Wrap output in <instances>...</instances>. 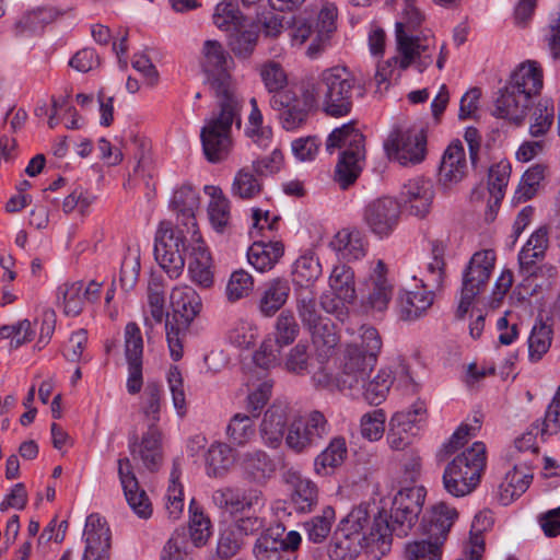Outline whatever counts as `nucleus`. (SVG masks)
Listing matches in <instances>:
<instances>
[{"instance_id": "33", "label": "nucleus", "mask_w": 560, "mask_h": 560, "mask_svg": "<svg viewBox=\"0 0 560 560\" xmlns=\"http://www.w3.org/2000/svg\"><path fill=\"white\" fill-rule=\"evenodd\" d=\"M366 245L368 243L362 232L348 229L339 231L330 242L332 249L336 250L342 259L348 261L364 257Z\"/></svg>"}, {"instance_id": "47", "label": "nucleus", "mask_w": 560, "mask_h": 560, "mask_svg": "<svg viewBox=\"0 0 560 560\" xmlns=\"http://www.w3.org/2000/svg\"><path fill=\"white\" fill-rule=\"evenodd\" d=\"M347 456L346 440L341 436L331 439L328 446L317 455L314 462L315 470L325 474L327 468L340 466Z\"/></svg>"}, {"instance_id": "1", "label": "nucleus", "mask_w": 560, "mask_h": 560, "mask_svg": "<svg viewBox=\"0 0 560 560\" xmlns=\"http://www.w3.org/2000/svg\"><path fill=\"white\" fill-rule=\"evenodd\" d=\"M201 67L219 104V112L201 129L202 150L210 163H220L232 150L233 124L241 128L243 102L231 73L234 60L220 42L208 39L203 43Z\"/></svg>"}, {"instance_id": "61", "label": "nucleus", "mask_w": 560, "mask_h": 560, "mask_svg": "<svg viewBox=\"0 0 560 560\" xmlns=\"http://www.w3.org/2000/svg\"><path fill=\"white\" fill-rule=\"evenodd\" d=\"M427 413V408L423 401H416L407 410L397 411L392 417L390 425L400 430H407L413 434L412 430L418 422H421Z\"/></svg>"}, {"instance_id": "7", "label": "nucleus", "mask_w": 560, "mask_h": 560, "mask_svg": "<svg viewBox=\"0 0 560 560\" xmlns=\"http://www.w3.org/2000/svg\"><path fill=\"white\" fill-rule=\"evenodd\" d=\"M345 145L347 149L340 154L334 176L341 189H348L355 183L365 158L364 136L355 129L354 122L334 129L326 141V150L330 153Z\"/></svg>"}, {"instance_id": "60", "label": "nucleus", "mask_w": 560, "mask_h": 560, "mask_svg": "<svg viewBox=\"0 0 560 560\" xmlns=\"http://www.w3.org/2000/svg\"><path fill=\"white\" fill-rule=\"evenodd\" d=\"M252 110L248 117L246 135L257 144L265 147L271 139V129L262 126V114L255 97L250 98Z\"/></svg>"}, {"instance_id": "5", "label": "nucleus", "mask_w": 560, "mask_h": 560, "mask_svg": "<svg viewBox=\"0 0 560 560\" xmlns=\"http://www.w3.org/2000/svg\"><path fill=\"white\" fill-rule=\"evenodd\" d=\"M358 89L354 75L346 67L336 66L320 72L311 95L314 101L322 100L326 115L338 118L350 114Z\"/></svg>"}, {"instance_id": "6", "label": "nucleus", "mask_w": 560, "mask_h": 560, "mask_svg": "<svg viewBox=\"0 0 560 560\" xmlns=\"http://www.w3.org/2000/svg\"><path fill=\"white\" fill-rule=\"evenodd\" d=\"M338 529L352 537H364V549L374 559H381L390 551L393 537L386 511L378 512L371 520L368 508L359 505L340 522Z\"/></svg>"}, {"instance_id": "57", "label": "nucleus", "mask_w": 560, "mask_h": 560, "mask_svg": "<svg viewBox=\"0 0 560 560\" xmlns=\"http://www.w3.org/2000/svg\"><path fill=\"white\" fill-rule=\"evenodd\" d=\"M439 541L430 538L407 542L405 546L406 560H441L442 551Z\"/></svg>"}, {"instance_id": "9", "label": "nucleus", "mask_w": 560, "mask_h": 560, "mask_svg": "<svg viewBox=\"0 0 560 560\" xmlns=\"http://www.w3.org/2000/svg\"><path fill=\"white\" fill-rule=\"evenodd\" d=\"M486 465V445L475 442L446 465L442 477L445 491L455 498L470 494L480 483Z\"/></svg>"}, {"instance_id": "51", "label": "nucleus", "mask_w": 560, "mask_h": 560, "mask_svg": "<svg viewBox=\"0 0 560 560\" xmlns=\"http://www.w3.org/2000/svg\"><path fill=\"white\" fill-rule=\"evenodd\" d=\"M546 166L536 164L529 167L522 176L520 184L514 192L515 202H525L532 199L545 177Z\"/></svg>"}, {"instance_id": "32", "label": "nucleus", "mask_w": 560, "mask_h": 560, "mask_svg": "<svg viewBox=\"0 0 560 560\" xmlns=\"http://www.w3.org/2000/svg\"><path fill=\"white\" fill-rule=\"evenodd\" d=\"M372 370H368L361 383L353 386V390H362L364 399L374 406L382 404L393 385L392 371L383 369L372 378L369 380Z\"/></svg>"}, {"instance_id": "62", "label": "nucleus", "mask_w": 560, "mask_h": 560, "mask_svg": "<svg viewBox=\"0 0 560 560\" xmlns=\"http://www.w3.org/2000/svg\"><path fill=\"white\" fill-rule=\"evenodd\" d=\"M178 478L179 470L177 464L174 463V467L171 472V485L167 488L165 503L168 517L172 520H177L184 510L183 487L177 482Z\"/></svg>"}, {"instance_id": "18", "label": "nucleus", "mask_w": 560, "mask_h": 560, "mask_svg": "<svg viewBox=\"0 0 560 560\" xmlns=\"http://www.w3.org/2000/svg\"><path fill=\"white\" fill-rule=\"evenodd\" d=\"M382 348V340L374 327L361 328V345H348L345 357L354 368L365 375L368 370H373L377 354Z\"/></svg>"}, {"instance_id": "19", "label": "nucleus", "mask_w": 560, "mask_h": 560, "mask_svg": "<svg viewBox=\"0 0 560 560\" xmlns=\"http://www.w3.org/2000/svg\"><path fill=\"white\" fill-rule=\"evenodd\" d=\"M85 550L82 560H109L110 530L98 514L88 516L84 527Z\"/></svg>"}, {"instance_id": "52", "label": "nucleus", "mask_w": 560, "mask_h": 560, "mask_svg": "<svg viewBox=\"0 0 560 560\" xmlns=\"http://www.w3.org/2000/svg\"><path fill=\"white\" fill-rule=\"evenodd\" d=\"M555 119L553 102L550 98L540 100L534 107L529 133L538 138L547 133Z\"/></svg>"}, {"instance_id": "37", "label": "nucleus", "mask_w": 560, "mask_h": 560, "mask_svg": "<svg viewBox=\"0 0 560 560\" xmlns=\"http://www.w3.org/2000/svg\"><path fill=\"white\" fill-rule=\"evenodd\" d=\"M244 472L254 481L261 482L276 471L271 457L262 450L246 452L241 462Z\"/></svg>"}, {"instance_id": "16", "label": "nucleus", "mask_w": 560, "mask_h": 560, "mask_svg": "<svg viewBox=\"0 0 560 560\" xmlns=\"http://www.w3.org/2000/svg\"><path fill=\"white\" fill-rule=\"evenodd\" d=\"M494 261L495 254L491 249L475 253L463 271L460 292L478 296L488 284Z\"/></svg>"}, {"instance_id": "54", "label": "nucleus", "mask_w": 560, "mask_h": 560, "mask_svg": "<svg viewBox=\"0 0 560 560\" xmlns=\"http://www.w3.org/2000/svg\"><path fill=\"white\" fill-rule=\"evenodd\" d=\"M335 520V510L331 506L323 509L320 515L312 517L304 524L307 538L314 544L323 542L331 530Z\"/></svg>"}, {"instance_id": "12", "label": "nucleus", "mask_w": 560, "mask_h": 560, "mask_svg": "<svg viewBox=\"0 0 560 560\" xmlns=\"http://www.w3.org/2000/svg\"><path fill=\"white\" fill-rule=\"evenodd\" d=\"M384 148L389 159L404 166L419 164L427 154L425 131L418 127L395 129L385 141Z\"/></svg>"}, {"instance_id": "21", "label": "nucleus", "mask_w": 560, "mask_h": 560, "mask_svg": "<svg viewBox=\"0 0 560 560\" xmlns=\"http://www.w3.org/2000/svg\"><path fill=\"white\" fill-rule=\"evenodd\" d=\"M288 408L281 404H272L264 413L259 424V435L265 446L269 448H278L289 429Z\"/></svg>"}, {"instance_id": "24", "label": "nucleus", "mask_w": 560, "mask_h": 560, "mask_svg": "<svg viewBox=\"0 0 560 560\" xmlns=\"http://www.w3.org/2000/svg\"><path fill=\"white\" fill-rule=\"evenodd\" d=\"M190 241L195 244L188 245L186 243L187 249L183 253L184 257L187 253L189 254L188 272L190 279L202 288H209L213 283L210 253L201 241L200 235Z\"/></svg>"}, {"instance_id": "63", "label": "nucleus", "mask_w": 560, "mask_h": 560, "mask_svg": "<svg viewBox=\"0 0 560 560\" xmlns=\"http://www.w3.org/2000/svg\"><path fill=\"white\" fill-rule=\"evenodd\" d=\"M254 288L253 277L245 270L234 271L226 284V298L230 302H236L247 296Z\"/></svg>"}, {"instance_id": "3", "label": "nucleus", "mask_w": 560, "mask_h": 560, "mask_svg": "<svg viewBox=\"0 0 560 560\" xmlns=\"http://www.w3.org/2000/svg\"><path fill=\"white\" fill-rule=\"evenodd\" d=\"M542 69L537 61L522 62L510 75L494 100L493 115L521 125L540 94L544 85Z\"/></svg>"}, {"instance_id": "42", "label": "nucleus", "mask_w": 560, "mask_h": 560, "mask_svg": "<svg viewBox=\"0 0 560 560\" xmlns=\"http://www.w3.org/2000/svg\"><path fill=\"white\" fill-rule=\"evenodd\" d=\"M163 388L155 382H149L140 401V412L147 427H159L161 419Z\"/></svg>"}, {"instance_id": "53", "label": "nucleus", "mask_w": 560, "mask_h": 560, "mask_svg": "<svg viewBox=\"0 0 560 560\" xmlns=\"http://www.w3.org/2000/svg\"><path fill=\"white\" fill-rule=\"evenodd\" d=\"M285 445L296 454L307 453L310 450L315 448L311 441L310 432L301 416L290 422L285 435Z\"/></svg>"}, {"instance_id": "45", "label": "nucleus", "mask_w": 560, "mask_h": 560, "mask_svg": "<svg viewBox=\"0 0 560 560\" xmlns=\"http://www.w3.org/2000/svg\"><path fill=\"white\" fill-rule=\"evenodd\" d=\"M329 285L338 300L346 303L355 300L354 273L350 267L336 266L330 273Z\"/></svg>"}, {"instance_id": "4", "label": "nucleus", "mask_w": 560, "mask_h": 560, "mask_svg": "<svg viewBox=\"0 0 560 560\" xmlns=\"http://www.w3.org/2000/svg\"><path fill=\"white\" fill-rule=\"evenodd\" d=\"M405 2L402 18L395 24L397 52L402 54L400 68L408 69L415 65L419 72H423L433 62L435 39L415 34L424 18L415 7L413 0H405Z\"/></svg>"}, {"instance_id": "2", "label": "nucleus", "mask_w": 560, "mask_h": 560, "mask_svg": "<svg viewBox=\"0 0 560 560\" xmlns=\"http://www.w3.org/2000/svg\"><path fill=\"white\" fill-rule=\"evenodd\" d=\"M199 205L197 189L190 185L180 186L171 199V208L177 214L176 230L170 223L162 222L156 232L154 257L172 279L179 277L184 269L183 253L187 249V235H190V240L199 235L196 220Z\"/></svg>"}, {"instance_id": "50", "label": "nucleus", "mask_w": 560, "mask_h": 560, "mask_svg": "<svg viewBox=\"0 0 560 560\" xmlns=\"http://www.w3.org/2000/svg\"><path fill=\"white\" fill-rule=\"evenodd\" d=\"M307 329L312 335L314 346L325 355H327L339 341L335 325L328 317L313 324L307 327Z\"/></svg>"}, {"instance_id": "36", "label": "nucleus", "mask_w": 560, "mask_h": 560, "mask_svg": "<svg viewBox=\"0 0 560 560\" xmlns=\"http://www.w3.org/2000/svg\"><path fill=\"white\" fill-rule=\"evenodd\" d=\"M292 493L291 502L295 511L308 513L317 504L318 488L311 479L299 474L291 475Z\"/></svg>"}, {"instance_id": "17", "label": "nucleus", "mask_w": 560, "mask_h": 560, "mask_svg": "<svg viewBox=\"0 0 560 560\" xmlns=\"http://www.w3.org/2000/svg\"><path fill=\"white\" fill-rule=\"evenodd\" d=\"M212 502L221 510L236 514L246 510L261 509L265 505V498L260 490L226 487L218 489L212 493Z\"/></svg>"}, {"instance_id": "14", "label": "nucleus", "mask_w": 560, "mask_h": 560, "mask_svg": "<svg viewBox=\"0 0 560 560\" xmlns=\"http://www.w3.org/2000/svg\"><path fill=\"white\" fill-rule=\"evenodd\" d=\"M400 219V203L392 197H381L364 208L363 220L370 231L385 237L393 233Z\"/></svg>"}, {"instance_id": "15", "label": "nucleus", "mask_w": 560, "mask_h": 560, "mask_svg": "<svg viewBox=\"0 0 560 560\" xmlns=\"http://www.w3.org/2000/svg\"><path fill=\"white\" fill-rule=\"evenodd\" d=\"M125 358L128 364L127 390L131 395L138 394L143 385L142 357L143 338L139 326L130 322L124 331Z\"/></svg>"}, {"instance_id": "39", "label": "nucleus", "mask_w": 560, "mask_h": 560, "mask_svg": "<svg viewBox=\"0 0 560 560\" xmlns=\"http://www.w3.org/2000/svg\"><path fill=\"white\" fill-rule=\"evenodd\" d=\"M259 37V27L252 21L248 26L230 32L228 45L238 59H248L253 55Z\"/></svg>"}, {"instance_id": "30", "label": "nucleus", "mask_w": 560, "mask_h": 560, "mask_svg": "<svg viewBox=\"0 0 560 560\" xmlns=\"http://www.w3.org/2000/svg\"><path fill=\"white\" fill-rule=\"evenodd\" d=\"M284 253V246L279 241H256L247 250L248 262L260 272L275 267Z\"/></svg>"}, {"instance_id": "58", "label": "nucleus", "mask_w": 560, "mask_h": 560, "mask_svg": "<svg viewBox=\"0 0 560 560\" xmlns=\"http://www.w3.org/2000/svg\"><path fill=\"white\" fill-rule=\"evenodd\" d=\"M276 343L282 348L289 346L296 339L300 332V326L289 310H284L280 313L276 320Z\"/></svg>"}, {"instance_id": "31", "label": "nucleus", "mask_w": 560, "mask_h": 560, "mask_svg": "<svg viewBox=\"0 0 560 560\" xmlns=\"http://www.w3.org/2000/svg\"><path fill=\"white\" fill-rule=\"evenodd\" d=\"M511 175V165L508 161H500L489 168L488 190L491 199L489 200V211L486 219L492 221L501 200L504 197V190L508 186Z\"/></svg>"}, {"instance_id": "11", "label": "nucleus", "mask_w": 560, "mask_h": 560, "mask_svg": "<svg viewBox=\"0 0 560 560\" xmlns=\"http://www.w3.org/2000/svg\"><path fill=\"white\" fill-rule=\"evenodd\" d=\"M301 541L300 533H285L284 526L277 524L257 538L253 553L257 560H296Z\"/></svg>"}, {"instance_id": "28", "label": "nucleus", "mask_w": 560, "mask_h": 560, "mask_svg": "<svg viewBox=\"0 0 560 560\" xmlns=\"http://www.w3.org/2000/svg\"><path fill=\"white\" fill-rule=\"evenodd\" d=\"M291 288L287 279L275 278L260 289L258 310L265 317L273 316L288 301Z\"/></svg>"}, {"instance_id": "20", "label": "nucleus", "mask_w": 560, "mask_h": 560, "mask_svg": "<svg viewBox=\"0 0 560 560\" xmlns=\"http://www.w3.org/2000/svg\"><path fill=\"white\" fill-rule=\"evenodd\" d=\"M401 200L411 215L424 218L434 199L433 183L424 177L408 180L400 191Z\"/></svg>"}, {"instance_id": "10", "label": "nucleus", "mask_w": 560, "mask_h": 560, "mask_svg": "<svg viewBox=\"0 0 560 560\" xmlns=\"http://www.w3.org/2000/svg\"><path fill=\"white\" fill-rule=\"evenodd\" d=\"M427 491L422 486L401 488L394 497L388 514L392 536L406 537L422 511Z\"/></svg>"}, {"instance_id": "44", "label": "nucleus", "mask_w": 560, "mask_h": 560, "mask_svg": "<svg viewBox=\"0 0 560 560\" xmlns=\"http://www.w3.org/2000/svg\"><path fill=\"white\" fill-rule=\"evenodd\" d=\"M296 310L306 328L326 318L317 304V293L311 285L296 290Z\"/></svg>"}, {"instance_id": "46", "label": "nucleus", "mask_w": 560, "mask_h": 560, "mask_svg": "<svg viewBox=\"0 0 560 560\" xmlns=\"http://www.w3.org/2000/svg\"><path fill=\"white\" fill-rule=\"evenodd\" d=\"M255 434L254 418L245 413H235L226 427L228 440L235 446H245Z\"/></svg>"}, {"instance_id": "27", "label": "nucleus", "mask_w": 560, "mask_h": 560, "mask_svg": "<svg viewBox=\"0 0 560 560\" xmlns=\"http://www.w3.org/2000/svg\"><path fill=\"white\" fill-rule=\"evenodd\" d=\"M467 174V162L463 143L459 140L451 142L444 151L440 164V182L444 185L456 184Z\"/></svg>"}, {"instance_id": "8", "label": "nucleus", "mask_w": 560, "mask_h": 560, "mask_svg": "<svg viewBox=\"0 0 560 560\" xmlns=\"http://www.w3.org/2000/svg\"><path fill=\"white\" fill-rule=\"evenodd\" d=\"M170 300L173 313L165 322L166 340L171 358L179 361L189 327L200 313L202 303L199 294L189 285L175 287Z\"/></svg>"}, {"instance_id": "49", "label": "nucleus", "mask_w": 560, "mask_h": 560, "mask_svg": "<svg viewBox=\"0 0 560 560\" xmlns=\"http://www.w3.org/2000/svg\"><path fill=\"white\" fill-rule=\"evenodd\" d=\"M262 190V184L257 179L249 167L241 168L234 176L231 194L242 200H250Z\"/></svg>"}, {"instance_id": "35", "label": "nucleus", "mask_w": 560, "mask_h": 560, "mask_svg": "<svg viewBox=\"0 0 560 560\" xmlns=\"http://www.w3.org/2000/svg\"><path fill=\"white\" fill-rule=\"evenodd\" d=\"M533 474L526 464H515L513 469L505 474L504 481L500 486L501 500L504 504L521 497L529 487Z\"/></svg>"}, {"instance_id": "38", "label": "nucleus", "mask_w": 560, "mask_h": 560, "mask_svg": "<svg viewBox=\"0 0 560 560\" xmlns=\"http://www.w3.org/2000/svg\"><path fill=\"white\" fill-rule=\"evenodd\" d=\"M205 191L211 197L208 206L210 222L217 232H223L231 220L230 200L219 187L206 186Z\"/></svg>"}, {"instance_id": "56", "label": "nucleus", "mask_w": 560, "mask_h": 560, "mask_svg": "<svg viewBox=\"0 0 560 560\" xmlns=\"http://www.w3.org/2000/svg\"><path fill=\"white\" fill-rule=\"evenodd\" d=\"M322 273V266L313 254L300 256L294 262L293 277L300 288L310 285Z\"/></svg>"}, {"instance_id": "29", "label": "nucleus", "mask_w": 560, "mask_h": 560, "mask_svg": "<svg viewBox=\"0 0 560 560\" xmlns=\"http://www.w3.org/2000/svg\"><path fill=\"white\" fill-rule=\"evenodd\" d=\"M432 290L400 291L397 298L399 317L404 320H415L421 317L433 304Z\"/></svg>"}, {"instance_id": "41", "label": "nucleus", "mask_w": 560, "mask_h": 560, "mask_svg": "<svg viewBox=\"0 0 560 560\" xmlns=\"http://www.w3.org/2000/svg\"><path fill=\"white\" fill-rule=\"evenodd\" d=\"M250 22L234 1H222L215 7L213 23L221 31L232 32L241 30L248 26Z\"/></svg>"}, {"instance_id": "26", "label": "nucleus", "mask_w": 560, "mask_h": 560, "mask_svg": "<svg viewBox=\"0 0 560 560\" xmlns=\"http://www.w3.org/2000/svg\"><path fill=\"white\" fill-rule=\"evenodd\" d=\"M353 364L345 357L343 369L338 375L328 372L326 368H320L313 374L312 381L317 388L329 392L353 390V386H357L363 380L362 373L360 374V371Z\"/></svg>"}, {"instance_id": "64", "label": "nucleus", "mask_w": 560, "mask_h": 560, "mask_svg": "<svg viewBox=\"0 0 560 560\" xmlns=\"http://www.w3.org/2000/svg\"><path fill=\"white\" fill-rule=\"evenodd\" d=\"M66 12V10H61L56 7L37 8L36 10L28 12L20 24H23L31 31H36L65 15Z\"/></svg>"}, {"instance_id": "43", "label": "nucleus", "mask_w": 560, "mask_h": 560, "mask_svg": "<svg viewBox=\"0 0 560 560\" xmlns=\"http://www.w3.org/2000/svg\"><path fill=\"white\" fill-rule=\"evenodd\" d=\"M364 537L350 536L337 530L328 548L330 560H354L364 549Z\"/></svg>"}, {"instance_id": "23", "label": "nucleus", "mask_w": 560, "mask_h": 560, "mask_svg": "<svg viewBox=\"0 0 560 560\" xmlns=\"http://www.w3.org/2000/svg\"><path fill=\"white\" fill-rule=\"evenodd\" d=\"M457 516L458 513L456 509L445 502L436 503L431 508L428 516H423L422 518V533L427 535L428 538L443 545Z\"/></svg>"}, {"instance_id": "40", "label": "nucleus", "mask_w": 560, "mask_h": 560, "mask_svg": "<svg viewBox=\"0 0 560 560\" xmlns=\"http://www.w3.org/2000/svg\"><path fill=\"white\" fill-rule=\"evenodd\" d=\"M233 464V448L229 444L215 442L210 445L206 455L207 475L209 477H223Z\"/></svg>"}, {"instance_id": "55", "label": "nucleus", "mask_w": 560, "mask_h": 560, "mask_svg": "<svg viewBox=\"0 0 560 560\" xmlns=\"http://www.w3.org/2000/svg\"><path fill=\"white\" fill-rule=\"evenodd\" d=\"M444 247L441 244L433 243L432 246V260L427 266V273L424 276L423 287L430 290H439L443 287L445 277V262L443 259Z\"/></svg>"}, {"instance_id": "34", "label": "nucleus", "mask_w": 560, "mask_h": 560, "mask_svg": "<svg viewBox=\"0 0 560 560\" xmlns=\"http://www.w3.org/2000/svg\"><path fill=\"white\" fill-rule=\"evenodd\" d=\"M385 264L378 260L371 276V287L368 295L370 306L378 312L387 308L393 296V285L385 277Z\"/></svg>"}, {"instance_id": "48", "label": "nucleus", "mask_w": 560, "mask_h": 560, "mask_svg": "<svg viewBox=\"0 0 560 560\" xmlns=\"http://www.w3.org/2000/svg\"><path fill=\"white\" fill-rule=\"evenodd\" d=\"M552 328L542 319L537 322L528 338V355L530 361H539L551 346Z\"/></svg>"}, {"instance_id": "59", "label": "nucleus", "mask_w": 560, "mask_h": 560, "mask_svg": "<svg viewBox=\"0 0 560 560\" xmlns=\"http://www.w3.org/2000/svg\"><path fill=\"white\" fill-rule=\"evenodd\" d=\"M301 417L310 432L311 441L315 447H318L327 439L331 429L326 416L319 410H312Z\"/></svg>"}, {"instance_id": "25", "label": "nucleus", "mask_w": 560, "mask_h": 560, "mask_svg": "<svg viewBox=\"0 0 560 560\" xmlns=\"http://www.w3.org/2000/svg\"><path fill=\"white\" fill-rule=\"evenodd\" d=\"M548 245V228L544 225L530 235L518 253V272L522 277L529 278L537 270H541V268H537V260L545 257Z\"/></svg>"}, {"instance_id": "22", "label": "nucleus", "mask_w": 560, "mask_h": 560, "mask_svg": "<svg viewBox=\"0 0 560 560\" xmlns=\"http://www.w3.org/2000/svg\"><path fill=\"white\" fill-rule=\"evenodd\" d=\"M162 431L159 427H147L141 441L135 436L129 443V451L133 457L137 455L142 460L144 467L150 471H156L162 465Z\"/></svg>"}, {"instance_id": "13", "label": "nucleus", "mask_w": 560, "mask_h": 560, "mask_svg": "<svg viewBox=\"0 0 560 560\" xmlns=\"http://www.w3.org/2000/svg\"><path fill=\"white\" fill-rule=\"evenodd\" d=\"M313 102V95L308 90L303 97H299L292 91H285L273 94L270 106L278 113L282 128L294 131L306 124Z\"/></svg>"}]
</instances>
